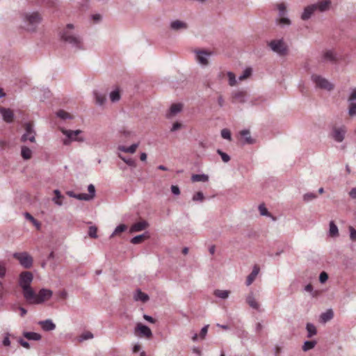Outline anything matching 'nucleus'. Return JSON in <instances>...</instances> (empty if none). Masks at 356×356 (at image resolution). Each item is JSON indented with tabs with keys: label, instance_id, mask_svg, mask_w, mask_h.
Instances as JSON below:
<instances>
[{
	"label": "nucleus",
	"instance_id": "41",
	"mask_svg": "<svg viewBox=\"0 0 356 356\" xmlns=\"http://www.w3.org/2000/svg\"><path fill=\"white\" fill-rule=\"evenodd\" d=\"M181 105L180 104H174L170 106V111L172 115H175L181 111Z\"/></svg>",
	"mask_w": 356,
	"mask_h": 356
},
{
	"label": "nucleus",
	"instance_id": "51",
	"mask_svg": "<svg viewBox=\"0 0 356 356\" xmlns=\"http://www.w3.org/2000/svg\"><path fill=\"white\" fill-rule=\"evenodd\" d=\"M221 136L224 139H227L228 140H232L231 132L227 129H223L221 130Z\"/></svg>",
	"mask_w": 356,
	"mask_h": 356
},
{
	"label": "nucleus",
	"instance_id": "35",
	"mask_svg": "<svg viewBox=\"0 0 356 356\" xmlns=\"http://www.w3.org/2000/svg\"><path fill=\"white\" fill-rule=\"evenodd\" d=\"M316 345V341H315V340L306 341L304 342L302 349L303 351L307 352V351L314 348Z\"/></svg>",
	"mask_w": 356,
	"mask_h": 356
},
{
	"label": "nucleus",
	"instance_id": "30",
	"mask_svg": "<svg viewBox=\"0 0 356 356\" xmlns=\"http://www.w3.org/2000/svg\"><path fill=\"white\" fill-rule=\"evenodd\" d=\"M191 180L193 182L202 181L206 182L209 180V176L205 174H195L191 176Z\"/></svg>",
	"mask_w": 356,
	"mask_h": 356
},
{
	"label": "nucleus",
	"instance_id": "19",
	"mask_svg": "<svg viewBox=\"0 0 356 356\" xmlns=\"http://www.w3.org/2000/svg\"><path fill=\"white\" fill-rule=\"evenodd\" d=\"M148 227V223L145 220L134 223L130 227V232H137L145 229Z\"/></svg>",
	"mask_w": 356,
	"mask_h": 356
},
{
	"label": "nucleus",
	"instance_id": "43",
	"mask_svg": "<svg viewBox=\"0 0 356 356\" xmlns=\"http://www.w3.org/2000/svg\"><path fill=\"white\" fill-rule=\"evenodd\" d=\"M56 115L63 119V120H66V119H71L72 117L70 115V114L63 110H60L57 112L56 113Z\"/></svg>",
	"mask_w": 356,
	"mask_h": 356
},
{
	"label": "nucleus",
	"instance_id": "44",
	"mask_svg": "<svg viewBox=\"0 0 356 356\" xmlns=\"http://www.w3.org/2000/svg\"><path fill=\"white\" fill-rule=\"evenodd\" d=\"M216 152L218 155L221 156V159L223 161V162L227 163L230 161V156L225 152H222L221 149H218Z\"/></svg>",
	"mask_w": 356,
	"mask_h": 356
},
{
	"label": "nucleus",
	"instance_id": "60",
	"mask_svg": "<svg viewBox=\"0 0 356 356\" xmlns=\"http://www.w3.org/2000/svg\"><path fill=\"white\" fill-rule=\"evenodd\" d=\"M18 343L24 348L26 349H29L31 348L30 343L25 341L24 339L19 338L18 340Z\"/></svg>",
	"mask_w": 356,
	"mask_h": 356
},
{
	"label": "nucleus",
	"instance_id": "31",
	"mask_svg": "<svg viewBox=\"0 0 356 356\" xmlns=\"http://www.w3.org/2000/svg\"><path fill=\"white\" fill-rule=\"evenodd\" d=\"M109 98L112 102H117L121 98L120 91L119 88H116L111 91L109 94Z\"/></svg>",
	"mask_w": 356,
	"mask_h": 356
},
{
	"label": "nucleus",
	"instance_id": "59",
	"mask_svg": "<svg viewBox=\"0 0 356 356\" xmlns=\"http://www.w3.org/2000/svg\"><path fill=\"white\" fill-rule=\"evenodd\" d=\"M305 291L311 293L312 297H315L316 296V292H314L313 290V286L311 284H309L305 286Z\"/></svg>",
	"mask_w": 356,
	"mask_h": 356
},
{
	"label": "nucleus",
	"instance_id": "64",
	"mask_svg": "<svg viewBox=\"0 0 356 356\" xmlns=\"http://www.w3.org/2000/svg\"><path fill=\"white\" fill-rule=\"evenodd\" d=\"M348 194L352 199L356 200V187L353 188Z\"/></svg>",
	"mask_w": 356,
	"mask_h": 356
},
{
	"label": "nucleus",
	"instance_id": "57",
	"mask_svg": "<svg viewBox=\"0 0 356 356\" xmlns=\"http://www.w3.org/2000/svg\"><path fill=\"white\" fill-rule=\"evenodd\" d=\"M6 273V264L4 261H0V277L5 276Z\"/></svg>",
	"mask_w": 356,
	"mask_h": 356
},
{
	"label": "nucleus",
	"instance_id": "2",
	"mask_svg": "<svg viewBox=\"0 0 356 356\" xmlns=\"http://www.w3.org/2000/svg\"><path fill=\"white\" fill-rule=\"evenodd\" d=\"M33 275L30 271H23L19 277V286L22 288L24 299H31L34 296V290L31 286Z\"/></svg>",
	"mask_w": 356,
	"mask_h": 356
},
{
	"label": "nucleus",
	"instance_id": "40",
	"mask_svg": "<svg viewBox=\"0 0 356 356\" xmlns=\"http://www.w3.org/2000/svg\"><path fill=\"white\" fill-rule=\"evenodd\" d=\"M252 70L251 67H247L243 72L241 75L238 76V79L240 81H243L248 77H250L252 74Z\"/></svg>",
	"mask_w": 356,
	"mask_h": 356
},
{
	"label": "nucleus",
	"instance_id": "14",
	"mask_svg": "<svg viewBox=\"0 0 356 356\" xmlns=\"http://www.w3.org/2000/svg\"><path fill=\"white\" fill-rule=\"evenodd\" d=\"M0 113L5 122L10 123L13 121L14 114L10 108L0 107Z\"/></svg>",
	"mask_w": 356,
	"mask_h": 356
},
{
	"label": "nucleus",
	"instance_id": "25",
	"mask_svg": "<svg viewBox=\"0 0 356 356\" xmlns=\"http://www.w3.org/2000/svg\"><path fill=\"white\" fill-rule=\"evenodd\" d=\"M240 134L244 139V143L250 145L254 143V140L251 137L249 130H242L241 131Z\"/></svg>",
	"mask_w": 356,
	"mask_h": 356
},
{
	"label": "nucleus",
	"instance_id": "61",
	"mask_svg": "<svg viewBox=\"0 0 356 356\" xmlns=\"http://www.w3.org/2000/svg\"><path fill=\"white\" fill-rule=\"evenodd\" d=\"M356 99V88H353L350 92V95L348 97V102H354Z\"/></svg>",
	"mask_w": 356,
	"mask_h": 356
},
{
	"label": "nucleus",
	"instance_id": "9",
	"mask_svg": "<svg viewBox=\"0 0 356 356\" xmlns=\"http://www.w3.org/2000/svg\"><path fill=\"white\" fill-rule=\"evenodd\" d=\"M25 133L21 137V141L25 143L29 140L31 143L35 141L36 133L31 122H26L24 124Z\"/></svg>",
	"mask_w": 356,
	"mask_h": 356
},
{
	"label": "nucleus",
	"instance_id": "6",
	"mask_svg": "<svg viewBox=\"0 0 356 356\" xmlns=\"http://www.w3.org/2000/svg\"><path fill=\"white\" fill-rule=\"evenodd\" d=\"M268 45L273 52L280 56H284L287 53V47L282 39L271 40Z\"/></svg>",
	"mask_w": 356,
	"mask_h": 356
},
{
	"label": "nucleus",
	"instance_id": "47",
	"mask_svg": "<svg viewBox=\"0 0 356 356\" xmlns=\"http://www.w3.org/2000/svg\"><path fill=\"white\" fill-rule=\"evenodd\" d=\"M227 76L229 78V84L231 86H234L236 83V79L235 74L232 72H227Z\"/></svg>",
	"mask_w": 356,
	"mask_h": 356
},
{
	"label": "nucleus",
	"instance_id": "49",
	"mask_svg": "<svg viewBox=\"0 0 356 356\" xmlns=\"http://www.w3.org/2000/svg\"><path fill=\"white\" fill-rule=\"evenodd\" d=\"M317 197V195L314 193H307L303 195V200L305 202H310Z\"/></svg>",
	"mask_w": 356,
	"mask_h": 356
},
{
	"label": "nucleus",
	"instance_id": "50",
	"mask_svg": "<svg viewBox=\"0 0 356 356\" xmlns=\"http://www.w3.org/2000/svg\"><path fill=\"white\" fill-rule=\"evenodd\" d=\"M119 157L125 163H127L128 165L131 166V167H134L135 168L136 164V161L132 159H126L125 157L121 156V155H119Z\"/></svg>",
	"mask_w": 356,
	"mask_h": 356
},
{
	"label": "nucleus",
	"instance_id": "3",
	"mask_svg": "<svg viewBox=\"0 0 356 356\" xmlns=\"http://www.w3.org/2000/svg\"><path fill=\"white\" fill-rule=\"evenodd\" d=\"M23 20L25 23L26 30L34 32L41 22L42 17L38 12L25 13L23 15Z\"/></svg>",
	"mask_w": 356,
	"mask_h": 356
},
{
	"label": "nucleus",
	"instance_id": "46",
	"mask_svg": "<svg viewBox=\"0 0 356 356\" xmlns=\"http://www.w3.org/2000/svg\"><path fill=\"white\" fill-rule=\"evenodd\" d=\"M348 114L351 117L356 115V103L355 102H349Z\"/></svg>",
	"mask_w": 356,
	"mask_h": 356
},
{
	"label": "nucleus",
	"instance_id": "39",
	"mask_svg": "<svg viewBox=\"0 0 356 356\" xmlns=\"http://www.w3.org/2000/svg\"><path fill=\"white\" fill-rule=\"evenodd\" d=\"M88 193H86L87 200L90 201L92 200L95 196V188L93 184H90L88 186Z\"/></svg>",
	"mask_w": 356,
	"mask_h": 356
},
{
	"label": "nucleus",
	"instance_id": "36",
	"mask_svg": "<svg viewBox=\"0 0 356 356\" xmlns=\"http://www.w3.org/2000/svg\"><path fill=\"white\" fill-rule=\"evenodd\" d=\"M329 234L330 236L334 237L339 235V230L337 226L335 225L334 221L330 222Z\"/></svg>",
	"mask_w": 356,
	"mask_h": 356
},
{
	"label": "nucleus",
	"instance_id": "17",
	"mask_svg": "<svg viewBox=\"0 0 356 356\" xmlns=\"http://www.w3.org/2000/svg\"><path fill=\"white\" fill-rule=\"evenodd\" d=\"M316 10V6L314 4L305 7L301 15V19L302 20L309 19Z\"/></svg>",
	"mask_w": 356,
	"mask_h": 356
},
{
	"label": "nucleus",
	"instance_id": "48",
	"mask_svg": "<svg viewBox=\"0 0 356 356\" xmlns=\"http://www.w3.org/2000/svg\"><path fill=\"white\" fill-rule=\"evenodd\" d=\"M97 227L95 226H90L88 229V236L90 238H97Z\"/></svg>",
	"mask_w": 356,
	"mask_h": 356
},
{
	"label": "nucleus",
	"instance_id": "16",
	"mask_svg": "<svg viewBox=\"0 0 356 356\" xmlns=\"http://www.w3.org/2000/svg\"><path fill=\"white\" fill-rule=\"evenodd\" d=\"M38 324L44 331L49 332L56 329V325L51 319L39 321Z\"/></svg>",
	"mask_w": 356,
	"mask_h": 356
},
{
	"label": "nucleus",
	"instance_id": "34",
	"mask_svg": "<svg viewBox=\"0 0 356 356\" xmlns=\"http://www.w3.org/2000/svg\"><path fill=\"white\" fill-rule=\"evenodd\" d=\"M229 293H230L229 291H227V290H220V289L215 290L214 293H213L215 296H216L218 298H220L221 299H226V298H227L229 297Z\"/></svg>",
	"mask_w": 356,
	"mask_h": 356
},
{
	"label": "nucleus",
	"instance_id": "26",
	"mask_svg": "<svg viewBox=\"0 0 356 356\" xmlns=\"http://www.w3.org/2000/svg\"><path fill=\"white\" fill-rule=\"evenodd\" d=\"M246 302L249 305V306L254 309H259V304L256 301L253 293H250L246 297Z\"/></svg>",
	"mask_w": 356,
	"mask_h": 356
},
{
	"label": "nucleus",
	"instance_id": "56",
	"mask_svg": "<svg viewBox=\"0 0 356 356\" xmlns=\"http://www.w3.org/2000/svg\"><path fill=\"white\" fill-rule=\"evenodd\" d=\"M209 325H204L202 329H201V331H200V337L201 339H204L207 334V332H208V328H209Z\"/></svg>",
	"mask_w": 356,
	"mask_h": 356
},
{
	"label": "nucleus",
	"instance_id": "13",
	"mask_svg": "<svg viewBox=\"0 0 356 356\" xmlns=\"http://www.w3.org/2000/svg\"><path fill=\"white\" fill-rule=\"evenodd\" d=\"M187 23L181 20H174L170 23V28L171 30L175 31H179L181 30H186L188 29Z\"/></svg>",
	"mask_w": 356,
	"mask_h": 356
},
{
	"label": "nucleus",
	"instance_id": "11",
	"mask_svg": "<svg viewBox=\"0 0 356 356\" xmlns=\"http://www.w3.org/2000/svg\"><path fill=\"white\" fill-rule=\"evenodd\" d=\"M210 52H207V51L200 50L196 51V60L202 65H207L208 58L211 56Z\"/></svg>",
	"mask_w": 356,
	"mask_h": 356
},
{
	"label": "nucleus",
	"instance_id": "33",
	"mask_svg": "<svg viewBox=\"0 0 356 356\" xmlns=\"http://www.w3.org/2000/svg\"><path fill=\"white\" fill-rule=\"evenodd\" d=\"M21 155L25 160L30 159L32 156V151L26 146H22L21 149Z\"/></svg>",
	"mask_w": 356,
	"mask_h": 356
},
{
	"label": "nucleus",
	"instance_id": "28",
	"mask_svg": "<svg viewBox=\"0 0 356 356\" xmlns=\"http://www.w3.org/2000/svg\"><path fill=\"white\" fill-rule=\"evenodd\" d=\"M334 316L333 311L330 309H327L326 312L322 313L320 316V318L321 322L326 323L329 321H330Z\"/></svg>",
	"mask_w": 356,
	"mask_h": 356
},
{
	"label": "nucleus",
	"instance_id": "12",
	"mask_svg": "<svg viewBox=\"0 0 356 356\" xmlns=\"http://www.w3.org/2000/svg\"><path fill=\"white\" fill-rule=\"evenodd\" d=\"M338 60L337 54L332 50L325 51L322 55V62L336 63Z\"/></svg>",
	"mask_w": 356,
	"mask_h": 356
},
{
	"label": "nucleus",
	"instance_id": "45",
	"mask_svg": "<svg viewBox=\"0 0 356 356\" xmlns=\"http://www.w3.org/2000/svg\"><path fill=\"white\" fill-rule=\"evenodd\" d=\"M258 209L261 216H272L264 204H260Z\"/></svg>",
	"mask_w": 356,
	"mask_h": 356
},
{
	"label": "nucleus",
	"instance_id": "8",
	"mask_svg": "<svg viewBox=\"0 0 356 356\" xmlns=\"http://www.w3.org/2000/svg\"><path fill=\"white\" fill-rule=\"evenodd\" d=\"M311 79L312 81L316 84V86L319 88L325 89L328 91H330L334 88V86L332 83H330L326 79L320 75L312 74Z\"/></svg>",
	"mask_w": 356,
	"mask_h": 356
},
{
	"label": "nucleus",
	"instance_id": "29",
	"mask_svg": "<svg viewBox=\"0 0 356 356\" xmlns=\"http://www.w3.org/2000/svg\"><path fill=\"white\" fill-rule=\"evenodd\" d=\"M306 330L307 332V337L308 338H312L313 336L317 334V330L316 326L312 323H307L306 324Z\"/></svg>",
	"mask_w": 356,
	"mask_h": 356
},
{
	"label": "nucleus",
	"instance_id": "10",
	"mask_svg": "<svg viewBox=\"0 0 356 356\" xmlns=\"http://www.w3.org/2000/svg\"><path fill=\"white\" fill-rule=\"evenodd\" d=\"M346 132L347 129L345 126L334 127L332 129L330 136L334 141L341 143L345 138Z\"/></svg>",
	"mask_w": 356,
	"mask_h": 356
},
{
	"label": "nucleus",
	"instance_id": "52",
	"mask_svg": "<svg viewBox=\"0 0 356 356\" xmlns=\"http://www.w3.org/2000/svg\"><path fill=\"white\" fill-rule=\"evenodd\" d=\"M277 9L279 10V15L283 17L286 13V8L284 3H282L277 5Z\"/></svg>",
	"mask_w": 356,
	"mask_h": 356
},
{
	"label": "nucleus",
	"instance_id": "24",
	"mask_svg": "<svg viewBox=\"0 0 356 356\" xmlns=\"http://www.w3.org/2000/svg\"><path fill=\"white\" fill-rule=\"evenodd\" d=\"M23 337L30 341H40L42 339V336L39 333L34 332H24Z\"/></svg>",
	"mask_w": 356,
	"mask_h": 356
},
{
	"label": "nucleus",
	"instance_id": "22",
	"mask_svg": "<svg viewBox=\"0 0 356 356\" xmlns=\"http://www.w3.org/2000/svg\"><path fill=\"white\" fill-rule=\"evenodd\" d=\"M134 299L136 301H141L143 302H146L149 300V296L147 294L143 293L140 289H138L134 296Z\"/></svg>",
	"mask_w": 356,
	"mask_h": 356
},
{
	"label": "nucleus",
	"instance_id": "4",
	"mask_svg": "<svg viewBox=\"0 0 356 356\" xmlns=\"http://www.w3.org/2000/svg\"><path fill=\"white\" fill-rule=\"evenodd\" d=\"M53 292L50 289H41L38 293L34 291V296L31 299H26L29 304L40 305L52 296Z\"/></svg>",
	"mask_w": 356,
	"mask_h": 356
},
{
	"label": "nucleus",
	"instance_id": "54",
	"mask_svg": "<svg viewBox=\"0 0 356 356\" xmlns=\"http://www.w3.org/2000/svg\"><path fill=\"white\" fill-rule=\"evenodd\" d=\"M277 22L280 25H287L289 26L291 24V20L288 17H281L280 19H277Z\"/></svg>",
	"mask_w": 356,
	"mask_h": 356
},
{
	"label": "nucleus",
	"instance_id": "62",
	"mask_svg": "<svg viewBox=\"0 0 356 356\" xmlns=\"http://www.w3.org/2000/svg\"><path fill=\"white\" fill-rule=\"evenodd\" d=\"M350 238L352 241H356V229L353 227H350Z\"/></svg>",
	"mask_w": 356,
	"mask_h": 356
},
{
	"label": "nucleus",
	"instance_id": "21",
	"mask_svg": "<svg viewBox=\"0 0 356 356\" xmlns=\"http://www.w3.org/2000/svg\"><path fill=\"white\" fill-rule=\"evenodd\" d=\"M247 93L245 91H238L233 93L234 102L245 103L247 100Z\"/></svg>",
	"mask_w": 356,
	"mask_h": 356
},
{
	"label": "nucleus",
	"instance_id": "5",
	"mask_svg": "<svg viewBox=\"0 0 356 356\" xmlns=\"http://www.w3.org/2000/svg\"><path fill=\"white\" fill-rule=\"evenodd\" d=\"M60 131L63 135L66 136V138L63 140V144L65 145H70L72 141L83 142L84 138L79 136L82 133L81 130H70L64 128H61Z\"/></svg>",
	"mask_w": 356,
	"mask_h": 356
},
{
	"label": "nucleus",
	"instance_id": "27",
	"mask_svg": "<svg viewBox=\"0 0 356 356\" xmlns=\"http://www.w3.org/2000/svg\"><path fill=\"white\" fill-rule=\"evenodd\" d=\"M138 145H139L138 143H134L129 147H125L123 145H120L118 147V149L123 152L134 154L136 152Z\"/></svg>",
	"mask_w": 356,
	"mask_h": 356
},
{
	"label": "nucleus",
	"instance_id": "37",
	"mask_svg": "<svg viewBox=\"0 0 356 356\" xmlns=\"http://www.w3.org/2000/svg\"><path fill=\"white\" fill-rule=\"evenodd\" d=\"M67 194L71 197H74L79 200L88 201L86 193L76 194L73 191H67Z\"/></svg>",
	"mask_w": 356,
	"mask_h": 356
},
{
	"label": "nucleus",
	"instance_id": "38",
	"mask_svg": "<svg viewBox=\"0 0 356 356\" xmlns=\"http://www.w3.org/2000/svg\"><path fill=\"white\" fill-rule=\"evenodd\" d=\"M127 226L124 224H120L116 227L113 232L111 234L110 238H113L114 236L126 231Z\"/></svg>",
	"mask_w": 356,
	"mask_h": 356
},
{
	"label": "nucleus",
	"instance_id": "32",
	"mask_svg": "<svg viewBox=\"0 0 356 356\" xmlns=\"http://www.w3.org/2000/svg\"><path fill=\"white\" fill-rule=\"evenodd\" d=\"M148 237L149 235L147 232L140 235H137L131 239V243L133 244H138L140 243L145 239L147 238Z\"/></svg>",
	"mask_w": 356,
	"mask_h": 356
},
{
	"label": "nucleus",
	"instance_id": "18",
	"mask_svg": "<svg viewBox=\"0 0 356 356\" xmlns=\"http://www.w3.org/2000/svg\"><path fill=\"white\" fill-rule=\"evenodd\" d=\"M93 96L95 103L98 106H103L106 102V95L104 93H101L97 90L93 91Z\"/></svg>",
	"mask_w": 356,
	"mask_h": 356
},
{
	"label": "nucleus",
	"instance_id": "58",
	"mask_svg": "<svg viewBox=\"0 0 356 356\" xmlns=\"http://www.w3.org/2000/svg\"><path fill=\"white\" fill-rule=\"evenodd\" d=\"M328 279V275L326 272L323 271L320 273L319 281L321 283H325Z\"/></svg>",
	"mask_w": 356,
	"mask_h": 356
},
{
	"label": "nucleus",
	"instance_id": "15",
	"mask_svg": "<svg viewBox=\"0 0 356 356\" xmlns=\"http://www.w3.org/2000/svg\"><path fill=\"white\" fill-rule=\"evenodd\" d=\"M136 330L139 331L140 334L142 336L146 337L147 338H149L152 336V332L150 328L148 326L143 325L140 323L137 324Z\"/></svg>",
	"mask_w": 356,
	"mask_h": 356
},
{
	"label": "nucleus",
	"instance_id": "53",
	"mask_svg": "<svg viewBox=\"0 0 356 356\" xmlns=\"http://www.w3.org/2000/svg\"><path fill=\"white\" fill-rule=\"evenodd\" d=\"M55 197H54L53 200L55 202V204L60 206L62 204V202L59 201L58 200L62 197L60 192L59 190L56 189L54 191Z\"/></svg>",
	"mask_w": 356,
	"mask_h": 356
},
{
	"label": "nucleus",
	"instance_id": "55",
	"mask_svg": "<svg viewBox=\"0 0 356 356\" xmlns=\"http://www.w3.org/2000/svg\"><path fill=\"white\" fill-rule=\"evenodd\" d=\"M93 338V334L90 332H86L80 336V341L90 339Z\"/></svg>",
	"mask_w": 356,
	"mask_h": 356
},
{
	"label": "nucleus",
	"instance_id": "1",
	"mask_svg": "<svg viewBox=\"0 0 356 356\" xmlns=\"http://www.w3.org/2000/svg\"><path fill=\"white\" fill-rule=\"evenodd\" d=\"M60 34L62 40L70 44L76 51L84 49L83 40L74 31L73 24H68Z\"/></svg>",
	"mask_w": 356,
	"mask_h": 356
},
{
	"label": "nucleus",
	"instance_id": "42",
	"mask_svg": "<svg viewBox=\"0 0 356 356\" xmlns=\"http://www.w3.org/2000/svg\"><path fill=\"white\" fill-rule=\"evenodd\" d=\"M193 201L194 202H203L204 200V195L202 192L199 191L195 193L192 197Z\"/></svg>",
	"mask_w": 356,
	"mask_h": 356
},
{
	"label": "nucleus",
	"instance_id": "23",
	"mask_svg": "<svg viewBox=\"0 0 356 356\" xmlns=\"http://www.w3.org/2000/svg\"><path fill=\"white\" fill-rule=\"evenodd\" d=\"M259 272V268L257 266H254L251 273L247 277V280L245 281V284L247 286H250V284H252V283L255 280L257 275H258Z\"/></svg>",
	"mask_w": 356,
	"mask_h": 356
},
{
	"label": "nucleus",
	"instance_id": "63",
	"mask_svg": "<svg viewBox=\"0 0 356 356\" xmlns=\"http://www.w3.org/2000/svg\"><path fill=\"white\" fill-rule=\"evenodd\" d=\"M9 333H6V336L2 341V343L4 346H9L10 345V341L9 339Z\"/></svg>",
	"mask_w": 356,
	"mask_h": 356
},
{
	"label": "nucleus",
	"instance_id": "20",
	"mask_svg": "<svg viewBox=\"0 0 356 356\" xmlns=\"http://www.w3.org/2000/svg\"><path fill=\"white\" fill-rule=\"evenodd\" d=\"M316 6V10L320 12H325L330 8L331 1L330 0H323L314 3Z\"/></svg>",
	"mask_w": 356,
	"mask_h": 356
},
{
	"label": "nucleus",
	"instance_id": "7",
	"mask_svg": "<svg viewBox=\"0 0 356 356\" xmlns=\"http://www.w3.org/2000/svg\"><path fill=\"white\" fill-rule=\"evenodd\" d=\"M13 257L17 259L24 268H30L33 265L32 257L26 252H15Z\"/></svg>",
	"mask_w": 356,
	"mask_h": 356
}]
</instances>
